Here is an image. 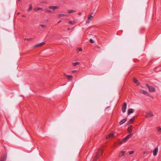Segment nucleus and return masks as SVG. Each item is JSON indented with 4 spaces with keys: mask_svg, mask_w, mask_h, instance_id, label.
Returning <instances> with one entry per match:
<instances>
[{
    "mask_svg": "<svg viewBox=\"0 0 161 161\" xmlns=\"http://www.w3.org/2000/svg\"><path fill=\"white\" fill-rule=\"evenodd\" d=\"M102 153V151L100 150L97 153L93 159L92 161H96L97 157L100 156Z\"/></svg>",
    "mask_w": 161,
    "mask_h": 161,
    "instance_id": "nucleus-1",
    "label": "nucleus"
},
{
    "mask_svg": "<svg viewBox=\"0 0 161 161\" xmlns=\"http://www.w3.org/2000/svg\"><path fill=\"white\" fill-rule=\"evenodd\" d=\"M146 86L148 89L149 92H154L155 91V89L154 87L149 86L148 84L146 85Z\"/></svg>",
    "mask_w": 161,
    "mask_h": 161,
    "instance_id": "nucleus-2",
    "label": "nucleus"
},
{
    "mask_svg": "<svg viewBox=\"0 0 161 161\" xmlns=\"http://www.w3.org/2000/svg\"><path fill=\"white\" fill-rule=\"evenodd\" d=\"M93 14V12H92L88 16V20L86 21L87 23H89L93 19V17L92 15Z\"/></svg>",
    "mask_w": 161,
    "mask_h": 161,
    "instance_id": "nucleus-3",
    "label": "nucleus"
},
{
    "mask_svg": "<svg viewBox=\"0 0 161 161\" xmlns=\"http://www.w3.org/2000/svg\"><path fill=\"white\" fill-rule=\"evenodd\" d=\"M133 135V133L130 134L128 135L126 137L122 140V142H123L127 141L129 138L131 137Z\"/></svg>",
    "mask_w": 161,
    "mask_h": 161,
    "instance_id": "nucleus-4",
    "label": "nucleus"
},
{
    "mask_svg": "<svg viewBox=\"0 0 161 161\" xmlns=\"http://www.w3.org/2000/svg\"><path fill=\"white\" fill-rule=\"evenodd\" d=\"M127 103H124V105H123L122 107V111L123 113H125L126 111V109L127 107Z\"/></svg>",
    "mask_w": 161,
    "mask_h": 161,
    "instance_id": "nucleus-5",
    "label": "nucleus"
},
{
    "mask_svg": "<svg viewBox=\"0 0 161 161\" xmlns=\"http://www.w3.org/2000/svg\"><path fill=\"white\" fill-rule=\"evenodd\" d=\"M48 8L50 9H53L54 10L55 9H59V7L57 6H50L48 7Z\"/></svg>",
    "mask_w": 161,
    "mask_h": 161,
    "instance_id": "nucleus-6",
    "label": "nucleus"
},
{
    "mask_svg": "<svg viewBox=\"0 0 161 161\" xmlns=\"http://www.w3.org/2000/svg\"><path fill=\"white\" fill-rule=\"evenodd\" d=\"M153 116V113L151 112H147L146 113V117H149Z\"/></svg>",
    "mask_w": 161,
    "mask_h": 161,
    "instance_id": "nucleus-7",
    "label": "nucleus"
},
{
    "mask_svg": "<svg viewBox=\"0 0 161 161\" xmlns=\"http://www.w3.org/2000/svg\"><path fill=\"white\" fill-rule=\"evenodd\" d=\"M135 116L131 118L130 120L128 121L127 122V124L128 125H130L134 121V119H135Z\"/></svg>",
    "mask_w": 161,
    "mask_h": 161,
    "instance_id": "nucleus-8",
    "label": "nucleus"
},
{
    "mask_svg": "<svg viewBox=\"0 0 161 161\" xmlns=\"http://www.w3.org/2000/svg\"><path fill=\"white\" fill-rule=\"evenodd\" d=\"M132 126L131 125H130L128 127L127 130L128 133H130L132 132Z\"/></svg>",
    "mask_w": 161,
    "mask_h": 161,
    "instance_id": "nucleus-9",
    "label": "nucleus"
},
{
    "mask_svg": "<svg viewBox=\"0 0 161 161\" xmlns=\"http://www.w3.org/2000/svg\"><path fill=\"white\" fill-rule=\"evenodd\" d=\"M158 147H157L155 148L153 151V155L154 156H156L158 152Z\"/></svg>",
    "mask_w": 161,
    "mask_h": 161,
    "instance_id": "nucleus-10",
    "label": "nucleus"
},
{
    "mask_svg": "<svg viewBox=\"0 0 161 161\" xmlns=\"http://www.w3.org/2000/svg\"><path fill=\"white\" fill-rule=\"evenodd\" d=\"M140 92L142 94L147 95H148V92L147 91L143 90H141L140 91Z\"/></svg>",
    "mask_w": 161,
    "mask_h": 161,
    "instance_id": "nucleus-11",
    "label": "nucleus"
},
{
    "mask_svg": "<svg viewBox=\"0 0 161 161\" xmlns=\"http://www.w3.org/2000/svg\"><path fill=\"white\" fill-rule=\"evenodd\" d=\"M65 76L66 78H67L69 80H71L73 78V76L71 75H68L65 74Z\"/></svg>",
    "mask_w": 161,
    "mask_h": 161,
    "instance_id": "nucleus-12",
    "label": "nucleus"
},
{
    "mask_svg": "<svg viewBox=\"0 0 161 161\" xmlns=\"http://www.w3.org/2000/svg\"><path fill=\"white\" fill-rule=\"evenodd\" d=\"M135 110L134 109L132 108H130L128 110V115H129L130 114L133 113L134 112Z\"/></svg>",
    "mask_w": 161,
    "mask_h": 161,
    "instance_id": "nucleus-13",
    "label": "nucleus"
},
{
    "mask_svg": "<svg viewBox=\"0 0 161 161\" xmlns=\"http://www.w3.org/2000/svg\"><path fill=\"white\" fill-rule=\"evenodd\" d=\"M114 133L112 132L109 134L108 136L106 137V138H109L113 137L114 136Z\"/></svg>",
    "mask_w": 161,
    "mask_h": 161,
    "instance_id": "nucleus-14",
    "label": "nucleus"
},
{
    "mask_svg": "<svg viewBox=\"0 0 161 161\" xmlns=\"http://www.w3.org/2000/svg\"><path fill=\"white\" fill-rule=\"evenodd\" d=\"M45 44L44 42H42L41 43H38L35 46V47H37L39 46H43Z\"/></svg>",
    "mask_w": 161,
    "mask_h": 161,
    "instance_id": "nucleus-15",
    "label": "nucleus"
},
{
    "mask_svg": "<svg viewBox=\"0 0 161 161\" xmlns=\"http://www.w3.org/2000/svg\"><path fill=\"white\" fill-rule=\"evenodd\" d=\"M7 158V157L6 155H4L1 158L0 161H6Z\"/></svg>",
    "mask_w": 161,
    "mask_h": 161,
    "instance_id": "nucleus-16",
    "label": "nucleus"
},
{
    "mask_svg": "<svg viewBox=\"0 0 161 161\" xmlns=\"http://www.w3.org/2000/svg\"><path fill=\"white\" fill-rule=\"evenodd\" d=\"M68 15L63 14H59L58 15V17L59 18L65 16L68 17Z\"/></svg>",
    "mask_w": 161,
    "mask_h": 161,
    "instance_id": "nucleus-17",
    "label": "nucleus"
},
{
    "mask_svg": "<svg viewBox=\"0 0 161 161\" xmlns=\"http://www.w3.org/2000/svg\"><path fill=\"white\" fill-rule=\"evenodd\" d=\"M68 22L69 23L72 25H74L76 23V22L75 21H69Z\"/></svg>",
    "mask_w": 161,
    "mask_h": 161,
    "instance_id": "nucleus-18",
    "label": "nucleus"
},
{
    "mask_svg": "<svg viewBox=\"0 0 161 161\" xmlns=\"http://www.w3.org/2000/svg\"><path fill=\"white\" fill-rule=\"evenodd\" d=\"M127 120V119H122L119 123L120 125H121L124 123Z\"/></svg>",
    "mask_w": 161,
    "mask_h": 161,
    "instance_id": "nucleus-19",
    "label": "nucleus"
},
{
    "mask_svg": "<svg viewBox=\"0 0 161 161\" xmlns=\"http://www.w3.org/2000/svg\"><path fill=\"white\" fill-rule=\"evenodd\" d=\"M125 153V152L124 151H122L119 154V156L120 157H121L123 156L124 155Z\"/></svg>",
    "mask_w": 161,
    "mask_h": 161,
    "instance_id": "nucleus-20",
    "label": "nucleus"
},
{
    "mask_svg": "<svg viewBox=\"0 0 161 161\" xmlns=\"http://www.w3.org/2000/svg\"><path fill=\"white\" fill-rule=\"evenodd\" d=\"M34 10L35 11H37L39 10H42V8L37 7L35 8Z\"/></svg>",
    "mask_w": 161,
    "mask_h": 161,
    "instance_id": "nucleus-21",
    "label": "nucleus"
},
{
    "mask_svg": "<svg viewBox=\"0 0 161 161\" xmlns=\"http://www.w3.org/2000/svg\"><path fill=\"white\" fill-rule=\"evenodd\" d=\"M67 12L69 14H71L72 13L75 12V11L74 10H68L67 11Z\"/></svg>",
    "mask_w": 161,
    "mask_h": 161,
    "instance_id": "nucleus-22",
    "label": "nucleus"
},
{
    "mask_svg": "<svg viewBox=\"0 0 161 161\" xmlns=\"http://www.w3.org/2000/svg\"><path fill=\"white\" fill-rule=\"evenodd\" d=\"M44 11H45V12H46L47 13H52V12L51 10L47 9H45Z\"/></svg>",
    "mask_w": 161,
    "mask_h": 161,
    "instance_id": "nucleus-23",
    "label": "nucleus"
},
{
    "mask_svg": "<svg viewBox=\"0 0 161 161\" xmlns=\"http://www.w3.org/2000/svg\"><path fill=\"white\" fill-rule=\"evenodd\" d=\"M32 9V4H31L29 5V8L28 9V11H30Z\"/></svg>",
    "mask_w": 161,
    "mask_h": 161,
    "instance_id": "nucleus-24",
    "label": "nucleus"
},
{
    "mask_svg": "<svg viewBox=\"0 0 161 161\" xmlns=\"http://www.w3.org/2000/svg\"><path fill=\"white\" fill-rule=\"evenodd\" d=\"M134 82L135 83H136L137 85H139V82H138V80L135 78H134L133 80Z\"/></svg>",
    "mask_w": 161,
    "mask_h": 161,
    "instance_id": "nucleus-25",
    "label": "nucleus"
},
{
    "mask_svg": "<svg viewBox=\"0 0 161 161\" xmlns=\"http://www.w3.org/2000/svg\"><path fill=\"white\" fill-rule=\"evenodd\" d=\"M157 131L158 132H161V128H160V127H157Z\"/></svg>",
    "mask_w": 161,
    "mask_h": 161,
    "instance_id": "nucleus-26",
    "label": "nucleus"
},
{
    "mask_svg": "<svg viewBox=\"0 0 161 161\" xmlns=\"http://www.w3.org/2000/svg\"><path fill=\"white\" fill-rule=\"evenodd\" d=\"M79 64V63L76 62L75 63H73V66H75L76 65H78Z\"/></svg>",
    "mask_w": 161,
    "mask_h": 161,
    "instance_id": "nucleus-27",
    "label": "nucleus"
},
{
    "mask_svg": "<svg viewBox=\"0 0 161 161\" xmlns=\"http://www.w3.org/2000/svg\"><path fill=\"white\" fill-rule=\"evenodd\" d=\"M40 26L42 28H45L46 27V25H45L41 24L40 25Z\"/></svg>",
    "mask_w": 161,
    "mask_h": 161,
    "instance_id": "nucleus-28",
    "label": "nucleus"
},
{
    "mask_svg": "<svg viewBox=\"0 0 161 161\" xmlns=\"http://www.w3.org/2000/svg\"><path fill=\"white\" fill-rule=\"evenodd\" d=\"M32 39V38H25V41H31Z\"/></svg>",
    "mask_w": 161,
    "mask_h": 161,
    "instance_id": "nucleus-29",
    "label": "nucleus"
},
{
    "mask_svg": "<svg viewBox=\"0 0 161 161\" xmlns=\"http://www.w3.org/2000/svg\"><path fill=\"white\" fill-rule=\"evenodd\" d=\"M90 41L92 43H93L94 42V41L92 39H90Z\"/></svg>",
    "mask_w": 161,
    "mask_h": 161,
    "instance_id": "nucleus-30",
    "label": "nucleus"
},
{
    "mask_svg": "<svg viewBox=\"0 0 161 161\" xmlns=\"http://www.w3.org/2000/svg\"><path fill=\"white\" fill-rule=\"evenodd\" d=\"M134 153L133 151H131L129 152V154L130 155H131L132 154Z\"/></svg>",
    "mask_w": 161,
    "mask_h": 161,
    "instance_id": "nucleus-31",
    "label": "nucleus"
},
{
    "mask_svg": "<svg viewBox=\"0 0 161 161\" xmlns=\"http://www.w3.org/2000/svg\"><path fill=\"white\" fill-rule=\"evenodd\" d=\"M82 51V49L81 48H79L78 49V51Z\"/></svg>",
    "mask_w": 161,
    "mask_h": 161,
    "instance_id": "nucleus-32",
    "label": "nucleus"
},
{
    "mask_svg": "<svg viewBox=\"0 0 161 161\" xmlns=\"http://www.w3.org/2000/svg\"><path fill=\"white\" fill-rule=\"evenodd\" d=\"M76 70H73V71H72V72L73 73H75V72H76Z\"/></svg>",
    "mask_w": 161,
    "mask_h": 161,
    "instance_id": "nucleus-33",
    "label": "nucleus"
},
{
    "mask_svg": "<svg viewBox=\"0 0 161 161\" xmlns=\"http://www.w3.org/2000/svg\"><path fill=\"white\" fill-rule=\"evenodd\" d=\"M78 14L79 15H80L82 14V13L81 12H79Z\"/></svg>",
    "mask_w": 161,
    "mask_h": 161,
    "instance_id": "nucleus-34",
    "label": "nucleus"
},
{
    "mask_svg": "<svg viewBox=\"0 0 161 161\" xmlns=\"http://www.w3.org/2000/svg\"><path fill=\"white\" fill-rule=\"evenodd\" d=\"M71 29V28H68V31L70 30Z\"/></svg>",
    "mask_w": 161,
    "mask_h": 161,
    "instance_id": "nucleus-35",
    "label": "nucleus"
},
{
    "mask_svg": "<svg viewBox=\"0 0 161 161\" xmlns=\"http://www.w3.org/2000/svg\"><path fill=\"white\" fill-rule=\"evenodd\" d=\"M147 153V152H144V154H146Z\"/></svg>",
    "mask_w": 161,
    "mask_h": 161,
    "instance_id": "nucleus-36",
    "label": "nucleus"
},
{
    "mask_svg": "<svg viewBox=\"0 0 161 161\" xmlns=\"http://www.w3.org/2000/svg\"><path fill=\"white\" fill-rule=\"evenodd\" d=\"M61 20L59 21H58V23H59L60 22H61Z\"/></svg>",
    "mask_w": 161,
    "mask_h": 161,
    "instance_id": "nucleus-37",
    "label": "nucleus"
},
{
    "mask_svg": "<svg viewBox=\"0 0 161 161\" xmlns=\"http://www.w3.org/2000/svg\"><path fill=\"white\" fill-rule=\"evenodd\" d=\"M17 1L18 2H21V0H17Z\"/></svg>",
    "mask_w": 161,
    "mask_h": 161,
    "instance_id": "nucleus-38",
    "label": "nucleus"
},
{
    "mask_svg": "<svg viewBox=\"0 0 161 161\" xmlns=\"http://www.w3.org/2000/svg\"><path fill=\"white\" fill-rule=\"evenodd\" d=\"M22 16H23V17H25V15H22Z\"/></svg>",
    "mask_w": 161,
    "mask_h": 161,
    "instance_id": "nucleus-39",
    "label": "nucleus"
}]
</instances>
